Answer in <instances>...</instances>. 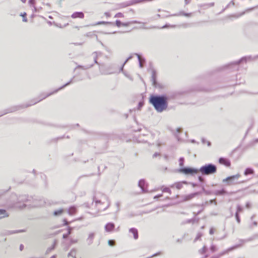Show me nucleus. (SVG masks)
Masks as SVG:
<instances>
[{
	"label": "nucleus",
	"instance_id": "f257e3e1",
	"mask_svg": "<svg viewBox=\"0 0 258 258\" xmlns=\"http://www.w3.org/2000/svg\"><path fill=\"white\" fill-rule=\"evenodd\" d=\"M179 171L185 174L197 173L200 171L203 175H210L216 172L217 167L213 164H208L202 166L199 170L189 167H184L180 168Z\"/></svg>",
	"mask_w": 258,
	"mask_h": 258
},
{
	"label": "nucleus",
	"instance_id": "f03ea898",
	"mask_svg": "<svg viewBox=\"0 0 258 258\" xmlns=\"http://www.w3.org/2000/svg\"><path fill=\"white\" fill-rule=\"evenodd\" d=\"M150 102L153 105L158 112H161L166 110L168 106L167 98L165 96H151Z\"/></svg>",
	"mask_w": 258,
	"mask_h": 258
},
{
	"label": "nucleus",
	"instance_id": "7ed1b4c3",
	"mask_svg": "<svg viewBox=\"0 0 258 258\" xmlns=\"http://www.w3.org/2000/svg\"><path fill=\"white\" fill-rule=\"evenodd\" d=\"M94 202L99 211L106 210L110 206V202L108 197L104 194H98L96 195L94 198Z\"/></svg>",
	"mask_w": 258,
	"mask_h": 258
},
{
	"label": "nucleus",
	"instance_id": "20e7f679",
	"mask_svg": "<svg viewBox=\"0 0 258 258\" xmlns=\"http://www.w3.org/2000/svg\"><path fill=\"white\" fill-rule=\"evenodd\" d=\"M72 82H73V79H71L70 82H69L68 83H66V84H64V85H63L62 87H60L58 89L55 90L54 91H53L52 92H51L50 93H47V94L44 93V94H41L40 95V96L39 97L40 99L39 100H38L37 101H35V102H34L33 103H32L31 104L28 105L27 106H30L31 105H33V104H35L37 102H39L40 101L45 99L47 97H48V96L53 94V93H56L58 90H61V89H63V88H64L65 87H66V86H68L69 85H70Z\"/></svg>",
	"mask_w": 258,
	"mask_h": 258
},
{
	"label": "nucleus",
	"instance_id": "39448f33",
	"mask_svg": "<svg viewBox=\"0 0 258 258\" xmlns=\"http://www.w3.org/2000/svg\"><path fill=\"white\" fill-rule=\"evenodd\" d=\"M240 175L239 174H237L235 175L229 176L225 179H224L223 180V182H228V184L229 185L236 184L238 182L237 180L240 177Z\"/></svg>",
	"mask_w": 258,
	"mask_h": 258
},
{
	"label": "nucleus",
	"instance_id": "423d86ee",
	"mask_svg": "<svg viewBox=\"0 0 258 258\" xmlns=\"http://www.w3.org/2000/svg\"><path fill=\"white\" fill-rule=\"evenodd\" d=\"M242 245V244H239L238 245H235L234 246L229 248L228 249H227L225 250V251L222 252L221 253H219L217 258L221 256L222 255H223L226 253H228L229 251H230L233 249H235L241 246Z\"/></svg>",
	"mask_w": 258,
	"mask_h": 258
},
{
	"label": "nucleus",
	"instance_id": "0eeeda50",
	"mask_svg": "<svg viewBox=\"0 0 258 258\" xmlns=\"http://www.w3.org/2000/svg\"><path fill=\"white\" fill-rule=\"evenodd\" d=\"M139 186L142 189L143 192H147V190L146 189L147 183L146 181L144 179H141L139 182Z\"/></svg>",
	"mask_w": 258,
	"mask_h": 258
},
{
	"label": "nucleus",
	"instance_id": "6e6552de",
	"mask_svg": "<svg viewBox=\"0 0 258 258\" xmlns=\"http://www.w3.org/2000/svg\"><path fill=\"white\" fill-rule=\"evenodd\" d=\"M95 235V234L94 232H91L89 234L88 237L86 240L88 245H90L93 243Z\"/></svg>",
	"mask_w": 258,
	"mask_h": 258
},
{
	"label": "nucleus",
	"instance_id": "1a4fd4ad",
	"mask_svg": "<svg viewBox=\"0 0 258 258\" xmlns=\"http://www.w3.org/2000/svg\"><path fill=\"white\" fill-rule=\"evenodd\" d=\"M219 162L220 164H224L227 167L230 166V162L228 159L221 157L219 159Z\"/></svg>",
	"mask_w": 258,
	"mask_h": 258
},
{
	"label": "nucleus",
	"instance_id": "9d476101",
	"mask_svg": "<svg viewBox=\"0 0 258 258\" xmlns=\"http://www.w3.org/2000/svg\"><path fill=\"white\" fill-rule=\"evenodd\" d=\"M115 227V225L113 223H108L105 226V229L106 232L112 231Z\"/></svg>",
	"mask_w": 258,
	"mask_h": 258
},
{
	"label": "nucleus",
	"instance_id": "9b49d317",
	"mask_svg": "<svg viewBox=\"0 0 258 258\" xmlns=\"http://www.w3.org/2000/svg\"><path fill=\"white\" fill-rule=\"evenodd\" d=\"M71 17H72V18H73L74 19L77 18H83L84 17V14L83 12H77L74 13L72 15Z\"/></svg>",
	"mask_w": 258,
	"mask_h": 258
},
{
	"label": "nucleus",
	"instance_id": "f8f14e48",
	"mask_svg": "<svg viewBox=\"0 0 258 258\" xmlns=\"http://www.w3.org/2000/svg\"><path fill=\"white\" fill-rule=\"evenodd\" d=\"M77 249L73 248L70 252L68 253V256L69 258H76Z\"/></svg>",
	"mask_w": 258,
	"mask_h": 258
},
{
	"label": "nucleus",
	"instance_id": "ddd939ff",
	"mask_svg": "<svg viewBox=\"0 0 258 258\" xmlns=\"http://www.w3.org/2000/svg\"><path fill=\"white\" fill-rule=\"evenodd\" d=\"M129 232L130 233H132L133 234L134 238L135 239H137L138 238V231L136 228H132L130 229Z\"/></svg>",
	"mask_w": 258,
	"mask_h": 258
},
{
	"label": "nucleus",
	"instance_id": "4468645a",
	"mask_svg": "<svg viewBox=\"0 0 258 258\" xmlns=\"http://www.w3.org/2000/svg\"><path fill=\"white\" fill-rule=\"evenodd\" d=\"M133 24H142L143 25H144V24H145L144 23L140 22H139L137 21H130V22H126V23H122V26L126 27V26H128L130 25Z\"/></svg>",
	"mask_w": 258,
	"mask_h": 258
},
{
	"label": "nucleus",
	"instance_id": "2eb2a0df",
	"mask_svg": "<svg viewBox=\"0 0 258 258\" xmlns=\"http://www.w3.org/2000/svg\"><path fill=\"white\" fill-rule=\"evenodd\" d=\"M199 194H200L199 192H195V193H192V194H189V195H187V196H186L185 197V201L190 200L191 199H192L194 197H195L196 196L198 195Z\"/></svg>",
	"mask_w": 258,
	"mask_h": 258
},
{
	"label": "nucleus",
	"instance_id": "dca6fc26",
	"mask_svg": "<svg viewBox=\"0 0 258 258\" xmlns=\"http://www.w3.org/2000/svg\"><path fill=\"white\" fill-rule=\"evenodd\" d=\"M254 173V170L253 169H252L251 168H247L245 170V171L244 172V174L245 176H247L248 175L253 174Z\"/></svg>",
	"mask_w": 258,
	"mask_h": 258
},
{
	"label": "nucleus",
	"instance_id": "f3484780",
	"mask_svg": "<svg viewBox=\"0 0 258 258\" xmlns=\"http://www.w3.org/2000/svg\"><path fill=\"white\" fill-rule=\"evenodd\" d=\"M136 55L137 56L139 61V65L140 68H143V63L145 62V60L144 58H142L141 56L138 54V53H136Z\"/></svg>",
	"mask_w": 258,
	"mask_h": 258
},
{
	"label": "nucleus",
	"instance_id": "a211bd4d",
	"mask_svg": "<svg viewBox=\"0 0 258 258\" xmlns=\"http://www.w3.org/2000/svg\"><path fill=\"white\" fill-rule=\"evenodd\" d=\"M76 208L74 206H72L68 209V214L70 215H73L76 213Z\"/></svg>",
	"mask_w": 258,
	"mask_h": 258
},
{
	"label": "nucleus",
	"instance_id": "6ab92c4d",
	"mask_svg": "<svg viewBox=\"0 0 258 258\" xmlns=\"http://www.w3.org/2000/svg\"><path fill=\"white\" fill-rule=\"evenodd\" d=\"M226 193V191L222 189L221 190H215L213 194L216 196H222Z\"/></svg>",
	"mask_w": 258,
	"mask_h": 258
},
{
	"label": "nucleus",
	"instance_id": "aec40b11",
	"mask_svg": "<svg viewBox=\"0 0 258 258\" xmlns=\"http://www.w3.org/2000/svg\"><path fill=\"white\" fill-rule=\"evenodd\" d=\"M186 183L187 182L186 181H183L182 182H177L171 185V187H173L174 186H175L177 189H179L182 188L183 183Z\"/></svg>",
	"mask_w": 258,
	"mask_h": 258
},
{
	"label": "nucleus",
	"instance_id": "412c9836",
	"mask_svg": "<svg viewBox=\"0 0 258 258\" xmlns=\"http://www.w3.org/2000/svg\"><path fill=\"white\" fill-rule=\"evenodd\" d=\"M251 56H246V57H243L242 58H241L239 60H238V61L236 62V63L237 64H239L240 63L243 62V61H246L247 60H251Z\"/></svg>",
	"mask_w": 258,
	"mask_h": 258
},
{
	"label": "nucleus",
	"instance_id": "4be33fe9",
	"mask_svg": "<svg viewBox=\"0 0 258 258\" xmlns=\"http://www.w3.org/2000/svg\"><path fill=\"white\" fill-rule=\"evenodd\" d=\"M64 210L62 209H60L59 210H56L53 212V215L54 216H60L63 212Z\"/></svg>",
	"mask_w": 258,
	"mask_h": 258
},
{
	"label": "nucleus",
	"instance_id": "5701e85b",
	"mask_svg": "<svg viewBox=\"0 0 258 258\" xmlns=\"http://www.w3.org/2000/svg\"><path fill=\"white\" fill-rule=\"evenodd\" d=\"M56 242V241H54L53 245L47 248L46 251V254H48L51 250L54 249L55 247Z\"/></svg>",
	"mask_w": 258,
	"mask_h": 258
},
{
	"label": "nucleus",
	"instance_id": "b1692460",
	"mask_svg": "<svg viewBox=\"0 0 258 258\" xmlns=\"http://www.w3.org/2000/svg\"><path fill=\"white\" fill-rule=\"evenodd\" d=\"M72 229H73L72 227H69L68 228V233H67V234H64L63 235V236H62L63 238H64V239L67 238L68 237L69 235L71 234Z\"/></svg>",
	"mask_w": 258,
	"mask_h": 258
},
{
	"label": "nucleus",
	"instance_id": "393cba45",
	"mask_svg": "<svg viewBox=\"0 0 258 258\" xmlns=\"http://www.w3.org/2000/svg\"><path fill=\"white\" fill-rule=\"evenodd\" d=\"M101 52H94V53H93L92 55L94 59V62L95 63H98V62L97 61V58L98 56L101 55Z\"/></svg>",
	"mask_w": 258,
	"mask_h": 258
},
{
	"label": "nucleus",
	"instance_id": "a878e982",
	"mask_svg": "<svg viewBox=\"0 0 258 258\" xmlns=\"http://www.w3.org/2000/svg\"><path fill=\"white\" fill-rule=\"evenodd\" d=\"M156 72L155 71H152L151 81L153 82V84L155 85L156 84Z\"/></svg>",
	"mask_w": 258,
	"mask_h": 258
},
{
	"label": "nucleus",
	"instance_id": "bb28decb",
	"mask_svg": "<svg viewBox=\"0 0 258 258\" xmlns=\"http://www.w3.org/2000/svg\"><path fill=\"white\" fill-rule=\"evenodd\" d=\"M181 132H182L181 128H177L176 130V133H174V135L176 136V137L178 141H180L181 140L180 139H179L178 134L180 133Z\"/></svg>",
	"mask_w": 258,
	"mask_h": 258
},
{
	"label": "nucleus",
	"instance_id": "cd10ccee",
	"mask_svg": "<svg viewBox=\"0 0 258 258\" xmlns=\"http://www.w3.org/2000/svg\"><path fill=\"white\" fill-rule=\"evenodd\" d=\"M190 15L191 14L190 13H185L184 12H180L179 14H175L172 15L171 16H180V15H183L185 16L188 17V16H190Z\"/></svg>",
	"mask_w": 258,
	"mask_h": 258
},
{
	"label": "nucleus",
	"instance_id": "c85d7f7f",
	"mask_svg": "<svg viewBox=\"0 0 258 258\" xmlns=\"http://www.w3.org/2000/svg\"><path fill=\"white\" fill-rule=\"evenodd\" d=\"M112 24L111 22H105V21H100V22H98L96 23L94 25H101V24Z\"/></svg>",
	"mask_w": 258,
	"mask_h": 258
},
{
	"label": "nucleus",
	"instance_id": "c756f323",
	"mask_svg": "<svg viewBox=\"0 0 258 258\" xmlns=\"http://www.w3.org/2000/svg\"><path fill=\"white\" fill-rule=\"evenodd\" d=\"M6 216V212L5 210H0V219Z\"/></svg>",
	"mask_w": 258,
	"mask_h": 258
},
{
	"label": "nucleus",
	"instance_id": "7c9ffc66",
	"mask_svg": "<svg viewBox=\"0 0 258 258\" xmlns=\"http://www.w3.org/2000/svg\"><path fill=\"white\" fill-rule=\"evenodd\" d=\"M242 211L243 208L240 205H238L237 206V211L236 213H238L239 214V213L242 212Z\"/></svg>",
	"mask_w": 258,
	"mask_h": 258
},
{
	"label": "nucleus",
	"instance_id": "2f4dec72",
	"mask_svg": "<svg viewBox=\"0 0 258 258\" xmlns=\"http://www.w3.org/2000/svg\"><path fill=\"white\" fill-rule=\"evenodd\" d=\"M179 166L180 167L183 166L184 165V158L183 157L180 158L179 160Z\"/></svg>",
	"mask_w": 258,
	"mask_h": 258
},
{
	"label": "nucleus",
	"instance_id": "473e14b6",
	"mask_svg": "<svg viewBox=\"0 0 258 258\" xmlns=\"http://www.w3.org/2000/svg\"><path fill=\"white\" fill-rule=\"evenodd\" d=\"M202 190L206 194V195H211V194H213L211 191L206 190L204 187L202 188Z\"/></svg>",
	"mask_w": 258,
	"mask_h": 258
},
{
	"label": "nucleus",
	"instance_id": "72a5a7b5",
	"mask_svg": "<svg viewBox=\"0 0 258 258\" xmlns=\"http://www.w3.org/2000/svg\"><path fill=\"white\" fill-rule=\"evenodd\" d=\"M162 191L163 192H169V194H171V190L170 189H169V187H164L163 189H162Z\"/></svg>",
	"mask_w": 258,
	"mask_h": 258
},
{
	"label": "nucleus",
	"instance_id": "f704fd0d",
	"mask_svg": "<svg viewBox=\"0 0 258 258\" xmlns=\"http://www.w3.org/2000/svg\"><path fill=\"white\" fill-rule=\"evenodd\" d=\"M20 15L23 17V21H24L25 22H27V19L26 18V13H24V14H21Z\"/></svg>",
	"mask_w": 258,
	"mask_h": 258
},
{
	"label": "nucleus",
	"instance_id": "c9c22d12",
	"mask_svg": "<svg viewBox=\"0 0 258 258\" xmlns=\"http://www.w3.org/2000/svg\"><path fill=\"white\" fill-rule=\"evenodd\" d=\"M115 18H122L124 17V15L121 13H117L115 16Z\"/></svg>",
	"mask_w": 258,
	"mask_h": 258
},
{
	"label": "nucleus",
	"instance_id": "e433bc0d",
	"mask_svg": "<svg viewBox=\"0 0 258 258\" xmlns=\"http://www.w3.org/2000/svg\"><path fill=\"white\" fill-rule=\"evenodd\" d=\"M202 236V234L201 233H198L194 241H196L197 240L199 239L201 236Z\"/></svg>",
	"mask_w": 258,
	"mask_h": 258
},
{
	"label": "nucleus",
	"instance_id": "4c0bfd02",
	"mask_svg": "<svg viewBox=\"0 0 258 258\" xmlns=\"http://www.w3.org/2000/svg\"><path fill=\"white\" fill-rule=\"evenodd\" d=\"M29 4L30 5L32 6V7L35 6V0H29Z\"/></svg>",
	"mask_w": 258,
	"mask_h": 258
},
{
	"label": "nucleus",
	"instance_id": "58836bf2",
	"mask_svg": "<svg viewBox=\"0 0 258 258\" xmlns=\"http://www.w3.org/2000/svg\"><path fill=\"white\" fill-rule=\"evenodd\" d=\"M211 250L212 252H215L217 250V247L215 245H212L210 247Z\"/></svg>",
	"mask_w": 258,
	"mask_h": 258
},
{
	"label": "nucleus",
	"instance_id": "ea45409f",
	"mask_svg": "<svg viewBox=\"0 0 258 258\" xmlns=\"http://www.w3.org/2000/svg\"><path fill=\"white\" fill-rule=\"evenodd\" d=\"M122 23L119 20H116L115 22V24L118 27L122 26Z\"/></svg>",
	"mask_w": 258,
	"mask_h": 258
},
{
	"label": "nucleus",
	"instance_id": "a19ab883",
	"mask_svg": "<svg viewBox=\"0 0 258 258\" xmlns=\"http://www.w3.org/2000/svg\"><path fill=\"white\" fill-rule=\"evenodd\" d=\"M206 250H207V247L206 246H204L202 249L200 250V252L202 254H203V253H205Z\"/></svg>",
	"mask_w": 258,
	"mask_h": 258
},
{
	"label": "nucleus",
	"instance_id": "79ce46f5",
	"mask_svg": "<svg viewBox=\"0 0 258 258\" xmlns=\"http://www.w3.org/2000/svg\"><path fill=\"white\" fill-rule=\"evenodd\" d=\"M235 217H236L237 222L238 223H239L240 222V217L239 216V214L238 213H235Z\"/></svg>",
	"mask_w": 258,
	"mask_h": 258
},
{
	"label": "nucleus",
	"instance_id": "37998d69",
	"mask_svg": "<svg viewBox=\"0 0 258 258\" xmlns=\"http://www.w3.org/2000/svg\"><path fill=\"white\" fill-rule=\"evenodd\" d=\"M245 207L248 209H249L251 208V203H249V202H247L246 205H245Z\"/></svg>",
	"mask_w": 258,
	"mask_h": 258
},
{
	"label": "nucleus",
	"instance_id": "c03bdc74",
	"mask_svg": "<svg viewBox=\"0 0 258 258\" xmlns=\"http://www.w3.org/2000/svg\"><path fill=\"white\" fill-rule=\"evenodd\" d=\"M114 240H109L108 241V244L110 246H113L114 245Z\"/></svg>",
	"mask_w": 258,
	"mask_h": 258
},
{
	"label": "nucleus",
	"instance_id": "a18cd8bd",
	"mask_svg": "<svg viewBox=\"0 0 258 258\" xmlns=\"http://www.w3.org/2000/svg\"><path fill=\"white\" fill-rule=\"evenodd\" d=\"M92 66H93V64L90 65V66H86V67H82V66H79L78 67H79V68H83L84 69L86 70V69H89V68H90L92 67Z\"/></svg>",
	"mask_w": 258,
	"mask_h": 258
},
{
	"label": "nucleus",
	"instance_id": "49530a36",
	"mask_svg": "<svg viewBox=\"0 0 258 258\" xmlns=\"http://www.w3.org/2000/svg\"><path fill=\"white\" fill-rule=\"evenodd\" d=\"M78 241L77 239H74L71 238L70 240V242L71 244L76 243Z\"/></svg>",
	"mask_w": 258,
	"mask_h": 258
},
{
	"label": "nucleus",
	"instance_id": "de8ad7c7",
	"mask_svg": "<svg viewBox=\"0 0 258 258\" xmlns=\"http://www.w3.org/2000/svg\"><path fill=\"white\" fill-rule=\"evenodd\" d=\"M63 225H68L69 224V222L67 221L66 219H63Z\"/></svg>",
	"mask_w": 258,
	"mask_h": 258
},
{
	"label": "nucleus",
	"instance_id": "09e8293b",
	"mask_svg": "<svg viewBox=\"0 0 258 258\" xmlns=\"http://www.w3.org/2000/svg\"><path fill=\"white\" fill-rule=\"evenodd\" d=\"M115 204H116V207H117V211H119L120 203L119 202H117Z\"/></svg>",
	"mask_w": 258,
	"mask_h": 258
},
{
	"label": "nucleus",
	"instance_id": "8fccbe9b",
	"mask_svg": "<svg viewBox=\"0 0 258 258\" xmlns=\"http://www.w3.org/2000/svg\"><path fill=\"white\" fill-rule=\"evenodd\" d=\"M214 229H213V228H211V229H210V234H214Z\"/></svg>",
	"mask_w": 258,
	"mask_h": 258
},
{
	"label": "nucleus",
	"instance_id": "3c124183",
	"mask_svg": "<svg viewBox=\"0 0 258 258\" xmlns=\"http://www.w3.org/2000/svg\"><path fill=\"white\" fill-rule=\"evenodd\" d=\"M86 35L87 37H92L93 35V34L92 33L90 32V33H88L86 34Z\"/></svg>",
	"mask_w": 258,
	"mask_h": 258
},
{
	"label": "nucleus",
	"instance_id": "603ef678",
	"mask_svg": "<svg viewBox=\"0 0 258 258\" xmlns=\"http://www.w3.org/2000/svg\"><path fill=\"white\" fill-rule=\"evenodd\" d=\"M104 15H105L106 17H110V13H108V12H105V13H104Z\"/></svg>",
	"mask_w": 258,
	"mask_h": 258
},
{
	"label": "nucleus",
	"instance_id": "864d4df0",
	"mask_svg": "<svg viewBox=\"0 0 258 258\" xmlns=\"http://www.w3.org/2000/svg\"><path fill=\"white\" fill-rule=\"evenodd\" d=\"M199 180L201 181V182H203L204 181V178L201 177V176H199Z\"/></svg>",
	"mask_w": 258,
	"mask_h": 258
},
{
	"label": "nucleus",
	"instance_id": "5fc2aeb1",
	"mask_svg": "<svg viewBox=\"0 0 258 258\" xmlns=\"http://www.w3.org/2000/svg\"><path fill=\"white\" fill-rule=\"evenodd\" d=\"M210 203H214L215 204H217L216 201V200H211V201H210Z\"/></svg>",
	"mask_w": 258,
	"mask_h": 258
},
{
	"label": "nucleus",
	"instance_id": "6e6d98bb",
	"mask_svg": "<svg viewBox=\"0 0 258 258\" xmlns=\"http://www.w3.org/2000/svg\"><path fill=\"white\" fill-rule=\"evenodd\" d=\"M160 154L159 153H155L154 155H153V157H156L157 156H159Z\"/></svg>",
	"mask_w": 258,
	"mask_h": 258
},
{
	"label": "nucleus",
	"instance_id": "4d7b16f0",
	"mask_svg": "<svg viewBox=\"0 0 258 258\" xmlns=\"http://www.w3.org/2000/svg\"><path fill=\"white\" fill-rule=\"evenodd\" d=\"M162 196V195H158V196H156L154 197V199H156V198H159L160 197H161Z\"/></svg>",
	"mask_w": 258,
	"mask_h": 258
},
{
	"label": "nucleus",
	"instance_id": "13d9d810",
	"mask_svg": "<svg viewBox=\"0 0 258 258\" xmlns=\"http://www.w3.org/2000/svg\"><path fill=\"white\" fill-rule=\"evenodd\" d=\"M23 248H24V246L22 244L20 245V250H22Z\"/></svg>",
	"mask_w": 258,
	"mask_h": 258
},
{
	"label": "nucleus",
	"instance_id": "bf43d9fd",
	"mask_svg": "<svg viewBox=\"0 0 258 258\" xmlns=\"http://www.w3.org/2000/svg\"><path fill=\"white\" fill-rule=\"evenodd\" d=\"M33 7V12H37V8L35 7V6Z\"/></svg>",
	"mask_w": 258,
	"mask_h": 258
},
{
	"label": "nucleus",
	"instance_id": "052dcab7",
	"mask_svg": "<svg viewBox=\"0 0 258 258\" xmlns=\"http://www.w3.org/2000/svg\"><path fill=\"white\" fill-rule=\"evenodd\" d=\"M191 185H192L193 187H195V186H196L197 185V184L194 183H191Z\"/></svg>",
	"mask_w": 258,
	"mask_h": 258
},
{
	"label": "nucleus",
	"instance_id": "680f3d73",
	"mask_svg": "<svg viewBox=\"0 0 258 258\" xmlns=\"http://www.w3.org/2000/svg\"><path fill=\"white\" fill-rule=\"evenodd\" d=\"M168 27H169V26H168V25H165L163 26L162 27V28H168Z\"/></svg>",
	"mask_w": 258,
	"mask_h": 258
},
{
	"label": "nucleus",
	"instance_id": "e2e57ef3",
	"mask_svg": "<svg viewBox=\"0 0 258 258\" xmlns=\"http://www.w3.org/2000/svg\"><path fill=\"white\" fill-rule=\"evenodd\" d=\"M176 242H178V243H180V242H181V240L180 239H178L176 240Z\"/></svg>",
	"mask_w": 258,
	"mask_h": 258
},
{
	"label": "nucleus",
	"instance_id": "0e129e2a",
	"mask_svg": "<svg viewBox=\"0 0 258 258\" xmlns=\"http://www.w3.org/2000/svg\"><path fill=\"white\" fill-rule=\"evenodd\" d=\"M191 143H196V141L195 140H191L190 141Z\"/></svg>",
	"mask_w": 258,
	"mask_h": 258
},
{
	"label": "nucleus",
	"instance_id": "69168bd1",
	"mask_svg": "<svg viewBox=\"0 0 258 258\" xmlns=\"http://www.w3.org/2000/svg\"><path fill=\"white\" fill-rule=\"evenodd\" d=\"M139 107H142V104L141 102H140V103H139Z\"/></svg>",
	"mask_w": 258,
	"mask_h": 258
},
{
	"label": "nucleus",
	"instance_id": "338daca9",
	"mask_svg": "<svg viewBox=\"0 0 258 258\" xmlns=\"http://www.w3.org/2000/svg\"><path fill=\"white\" fill-rule=\"evenodd\" d=\"M202 142L203 143L205 144L206 142V140L204 139H202Z\"/></svg>",
	"mask_w": 258,
	"mask_h": 258
},
{
	"label": "nucleus",
	"instance_id": "774afa93",
	"mask_svg": "<svg viewBox=\"0 0 258 258\" xmlns=\"http://www.w3.org/2000/svg\"><path fill=\"white\" fill-rule=\"evenodd\" d=\"M50 258H56V257L55 255H54L52 256Z\"/></svg>",
	"mask_w": 258,
	"mask_h": 258
}]
</instances>
